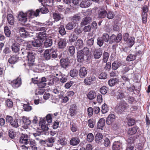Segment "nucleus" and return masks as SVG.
I'll list each match as a JSON object with an SVG mask.
<instances>
[{"instance_id":"obj_14","label":"nucleus","mask_w":150,"mask_h":150,"mask_svg":"<svg viewBox=\"0 0 150 150\" xmlns=\"http://www.w3.org/2000/svg\"><path fill=\"white\" fill-rule=\"evenodd\" d=\"M115 119V116L114 114H110L107 118L106 123L108 125H110L114 121Z\"/></svg>"},{"instance_id":"obj_5","label":"nucleus","mask_w":150,"mask_h":150,"mask_svg":"<svg viewBox=\"0 0 150 150\" xmlns=\"http://www.w3.org/2000/svg\"><path fill=\"white\" fill-rule=\"evenodd\" d=\"M27 17L26 13H25L21 11L19 12L18 15V18L20 21L22 23H25L27 20Z\"/></svg>"},{"instance_id":"obj_11","label":"nucleus","mask_w":150,"mask_h":150,"mask_svg":"<svg viewBox=\"0 0 150 150\" xmlns=\"http://www.w3.org/2000/svg\"><path fill=\"white\" fill-rule=\"evenodd\" d=\"M112 148L113 150H122V143L120 141L115 142L113 143Z\"/></svg>"},{"instance_id":"obj_61","label":"nucleus","mask_w":150,"mask_h":150,"mask_svg":"<svg viewBox=\"0 0 150 150\" xmlns=\"http://www.w3.org/2000/svg\"><path fill=\"white\" fill-rule=\"evenodd\" d=\"M59 33L62 35H65L66 32L64 26L61 25L59 28Z\"/></svg>"},{"instance_id":"obj_54","label":"nucleus","mask_w":150,"mask_h":150,"mask_svg":"<svg viewBox=\"0 0 150 150\" xmlns=\"http://www.w3.org/2000/svg\"><path fill=\"white\" fill-rule=\"evenodd\" d=\"M94 138V136L92 133H89L87 135V140L89 142H92Z\"/></svg>"},{"instance_id":"obj_55","label":"nucleus","mask_w":150,"mask_h":150,"mask_svg":"<svg viewBox=\"0 0 150 150\" xmlns=\"http://www.w3.org/2000/svg\"><path fill=\"white\" fill-rule=\"evenodd\" d=\"M103 41L106 42H108L110 40L109 35L107 33H104L101 37Z\"/></svg>"},{"instance_id":"obj_34","label":"nucleus","mask_w":150,"mask_h":150,"mask_svg":"<svg viewBox=\"0 0 150 150\" xmlns=\"http://www.w3.org/2000/svg\"><path fill=\"white\" fill-rule=\"evenodd\" d=\"M91 4L89 1H83L80 4V7L82 8H86L90 6Z\"/></svg>"},{"instance_id":"obj_63","label":"nucleus","mask_w":150,"mask_h":150,"mask_svg":"<svg viewBox=\"0 0 150 150\" xmlns=\"http://www.w3.org/2000/svg\"><path fill=\"white\" fill-rule=\"evenodd\" d=\"M108 88L106 86H103L100 89V92L103 94H105L107 92Z\"/></svg>"},{"instance_id":"obj_49","label":"nucleus","mask_w":150,"mask_h":150,"mask_svg":"<svg viewBox=\"0 0 150 150\" xmlns=\"http://www.w3.org/2000/svg\"><path fill=\"white\" fill-rule=\"evenodd\" d=\"M22 120L23 122L26 125H29L30 124L31 121L28 118L25 116H23L22 117Z\"/></svg>"},{"instance_id":"obj_62","label":"nucleus","mask_w":150,"mask_h":150,"mask_svg":"<svg viewBox=\"0 0 150 150\" xmlns=\"http://www.w3.org/2000/svg\"><path fill=\"white\" fill-rule=\"evenodd\" d=\"M108 108L107 105L104 103L102 106V112L104 114L107 112L108 111Z\"/></svg>"},{"instance_id":"obj_21","label":"nucleus","mask_w":150,"mask_h":150,"mask_svg":"<svg viewBox=\"0 0 150 150\" xmlns=\"http://www.w3.org/2000/svg\"><path fill=\"white\" fill-rule=\"evenodd\" d=\"M55 140V138L52 137L48 138L46 139L47 142V146L49 147H52Z\"/></svg>"},{"instance_id":"obj_53","label":"nucleus","mask_w":150,"mask_h":150,"mask_svg":"<svg viewBox=\"0 0 150 150\" xmlns=\"http://www.w3.org/2000/svg\"><path fill=\"white\" fill-rule=\"evenodd\" d=\"M53 18L54 20L57 21H58L61 18L60 14L58 13H54L53 14Z\"/></svg>"},{"instance_id":"obj_10","label":"nucleus","mask_w":150,"mask_h":150,"mask_svg":"<svg viewBox=\"0 0 150 150\" xmlns=\"http://www.w3.org/2000/svg\"><path fill=\"white\" fill-rule=\"evenodd\" d=\"M92 18L91 17L86 16L82 19L81 23V26L85 25L91 22Z\"/></svg>"},{"instance_id":"obj_22","label":"nucleus","mask_w":150,"mask_h":150,"mask_svg":"<svg viewBox=\"0 0 150 150\" xmlns=\"http://www.w3.org/2000/svg\"><path fill=\"white\" fill-rule=\"evenodd\" d=\"M29 144V145L28 146V148L31 149L33 150H36L37 148L36 147V144L34 140L31 139L28 141V144Z\"/></svg>"},{"instance_id":"obj_33","label":"nucleus","mask_w":150,"mask_h":150,"mask_svg":"<svg viewBox=\"0 0 150 150\" xmlns=\"http://www.w3.org/2000/svg\"><path fill=\"white\" fill-rule=\"evenodd\" d=\"M47 33L45 31L39 33L38 38L41 40H44L46 39Z\"/></svg>"},{"instance_id":"obj_46","label":"nucleus","mask_w":150,"mask_h":150,"mask_svg":"<svg viewBox=\"0 0 150 150\" xmlns=\"http://www.w3.org/2000/svg\"><path fill=\"white\" fill-rule=\"evenodd\" d=\"M109 56V54L105 52L103 54V60L104 62L106 63L108 60Z\"/></svg>"},{"instance_id":"obj_19","label":"nucleus","mask_w":150,"mask_h":150,"mask_svg":"<svg viewBox=\"0 0 150 150\" xmlns=\"http://www.w3.org/2000/svg\"><path fill=\"white\" fill-rule=\"evenodd\" d=\"M20 36L23 38L27 37L29 35V33L24 28H21L19 30Z\"/></svg>"},{"instance_id":"obj_37","label":"nucleus","mask_w":150,"mask_h":150,"mask_svg":"<svg viewBox=\"0 0 150 150\" xmlns=\"http://www.w3.org/2000/svg\"><path fill=\"white\" fill-rule=\"evenodd\" d=\"M18 57L13 55L9 59L8 62L9 63L11 64H14L16 62L18 59Z\"/></svg>"},{"instance_id":"obj_47","label":"nucleus","mask_w":150,"mask_h":150,"mask_svg":"<svg viewBox=\"0 0 150 150\" xmlns=\"http://www.w3.org/2000/svg\"><path fill=\"white\" fill-rule=\"evenodd\" d=\"M94 43V39L91 38L86 41V45L88 47H92L93 46Z\"/></svg>"},{"instance_id":"obj_56","label":"nucleus","mask_w":150,"mask_h":150,"mask_svg":"<svg viewBox=\"0 0 150 150\" xmlns=\"http://www.w3.org/2000/svg\"><path fill=\"white\" fill-rule=\"evenodd\" d=\"M106 16L108 19H112L114 17L115 14L112 12L111 11H108V12H107Z\"/></svg>"},{"instance_id":"obj_36","label":"nucleus","mask_w":150,"mask_h":150,"mask_svg":"<svg viewBox=\"0 0 150 150\" xmlns=\"http://www.w3.org/2000/svg\"><path fill=\"white\" fill-rule=\"evenodd\" d=\"M76 26V23L69 22L66 25L65 28L67 30H71L75 28Z\"/></svg>"},{"instance_id":"obj_2","label":"nucleus","mask_w":150,"mask_h":150,"mask_svg":"<svg viewBox=\"0 0 150 150\" xmlns=\"http://www.w3.org/2000/svg\"><path fill=\"white\" fill-rule=\"evenodd\" d=\"M6 122H9L13 127L15 128H17L18 127V119H13L12 117L9 115L6 116Z\"/></svg>"},{"instance_id":"obj_35","label":"nucleus","mask_w":150,"mask_h":150,"mask_svg":"<svg viewBox=\"0 0 150 150\" xmlns=\"http://www.w3.org/2000/svg\"><path fill=\"white\" fill-rule=\"evenodd\" d=\"M51 55L49 50H46L44 53V59L46 60H49L51 58Z\"/></svg>"},{"instance_id":"obj_29","label":"nucleus","mask_w":150,"mask_h":150,"mask_svg":"<svg viewBox=\"0 0 150 150\" xmlns=\"http://www.w3.org/2000/svg\"><path fill=\"white\" fill-rule=\"evenodd\" d=\"M7 18L8 23L11 25H13L14 24V19L13 15L11 13L8 14Z\"/></svg>"},{"instance_id":"obj_8","label":"nucleus","mask_w":150,"mask_h":150,"mask_svg":"<svg viewBox=\"0 0 150 150\" xmlns=\"http://www.w3.org/2000/svg\"><path fill=\"white\" fill-rule=\"evenodd\" d=\"M69 63V61L67 58L65 59H62L60 60V65L63 68L66 69L68 67Z\"/></svg>"},{"instance_id":"obj_38","label":"nucleus","mask_w":150,"mask_h":150,"mask_svg":"<svg viewBox=\"0 0 150 150\" xmlns=\"http://www.w3.org/2000/svg\"><path fill=\"white\" fill-rule=\"evenodd\" d=\"M77 38V36L74 33H72L69 37V40L70 42H72L76 41Z\"/></svg>"},{"instance_id":"obj_39","label":"nucleus","mask_w":150,"mask_h":150,"mask_svg":"<svg viewBox=\"0 0 150 150\" xmlns=\"http://www.w3.org/2000/svg\"><path fill=\"white\" fill-rule=\"evenodd\" d=\"M137 129L138 127H137L129 129L127 132L128 134L130 135L134 134L137 132Z\"/></svg>"},{"instance_id":"obj_9","label":"nucleus","mask_w":150,"mask_h":150,"mask_svg":"<svg viewBox=\"0 0 150 150\" xmlns=\"http://www.w3.org/2000/svg\"><path fill=\"white\" fill-rule=\"evenodd\" d=\"M96 79V77L94 75L91 76L90 77H86L84 80V82L86 85H90Z\"/></svg>"},{"instance_id":"obj_58","label":"nucleus","mask_w":150,"mask_h":150,"mask_svg":"<svg viewBox=\"0 0 150 150\" xmlns=\"http://www.w3.org/2000/svg\"><path fill=\"white\" fill-rule=\"evenodd\" d=\"M136 56L135 55L130 54L127 57L126 60L128 61H131L136 59Z\"/></svg>"},{"instance_id":"obj_12","label":"nucleus","mask_w":150,"mask_h":150,"mask_svg":"<svg viewBox=\"0 0 150 150\" xmlns=\"http://www.w3.org/2000/svg\"><path fill=\"white\" fill-rule=\"evenodd\" d=\"M20 44L17 41L15 40L12 45L11 47L13 51L15 53L19 52L20 50Z\"/></svg>"},{"instance_id":"obj_64","label":"nucleus","mask_w":150,"mask_h":150,"mask_svg":"<svg viewBox=\"0 0 150 150\" xmlns=\"http://www.w3.org/2000/svg\"><path fill=\"white\" fill-rule=\"evenodd\" d=\"M122 35L121 34L119 33L116 36L115 42L116 43L119 42L122 40Z\"/></svg>"},{"instance_id":"obj_57","label":"nucleus","mask_w":150,"mask_h":150,"mask_svg":"<svg viewBox=\"0 0 150 150\" xmlns=\"http://www.w3.org/2000/svg\"><path fill=\"white\" fill-rule=\"evenodd\" d=\"M23 108L25 111H29L32 109V107L29 104H24L23 105Z\"/></svg>"},{"instance_id":"obj_42","label":"nucleus","mask_w":150,"mask_h":150,"mask_svg":"<svg viewBox=\"0 0 150 150\" xmlns=\"http://www.w3.org/2000/svg\"><path fill=\"white\" fill-rule=\"evenodd\" d=\"M70 76L72 77H76L78 74V71L76 69H73L70 71Z\"/></svg>"},{"instance_id":"obj_50","label":"nucleus","mask_w":150,"mask_h":150,"mask_svg":"<svg viewBox=\"0 0 150 150\" xmlns=\"http://www.w3.org/2000/svg\"><path fill=\"white\" fill-rule=\"evenodd\" d=\"M125 96L123 92L119 91L117 96V99H121L125 98Z\"/></svg>"},{"instance_id":"obj_24","label":"nucleus","mask_w":150,"mask_h":150,"mask_svg":"<svg viewBox=\"0 0 150 150\" xmlns=\"http://www.w3.org/2000/svg\"><path fill=\"white\" fill-rule=\"evenodd\" d=\"M32 45L35 47H40L42 45V42L39 39H35L32 41Z\"/></svg>"},{"instance_id":"obj_28","label":"nucleus","mask_w":150,"mask_h":150,"mask_svg":"<svg viewBox=\"0 0 150 150\" xmlns=\"http://www.w3.org/2000/svg\"><path fill=\"white\" fill-rule=\"evenodd\" d=\"M49 50L52 58L55 59L57 58L58 54L56 49L52 48Z\"/></svg>"},{"instance_id":"obj_60","label":"nucleus","mask_w":150,"mask_h":150,"mask_svg":"<svg viewBox=\"0 0 150 150\" xmlns=\"http://www.w3.org/2000/svg\"><path fill=\"white\" fill-rule=\"evenodd\" d=\"M97 44L99 47L103 46L104 43V41L101 37H99L97 38Z\"/></svg>"},{"instance_id":"obj_3","label":"nucleus","mask_w":150,"mask_h":150,"mask_svg":"<svg viewBox=\"0 0 150 150\" xmlns=\"http://www.w3.org/2000/svg\"><path fill=\"white\" fill-rule=\"evenodd\" d=\"M129 108V105L125 101H121L117 108L118 111L120 112L125 111Z\"/></svg>"},{"instance_id":"obj_45","label":"nucleus","mask_w":150,"mask_h":150,"mask_svg":"<svg viewBox=\"0 0 150 150\" xmlns=\"http://www.w3.org/2000/svg\"><path fill=\"white\" fill-rule=\"evenodd\" d=\"M52 40L51 39L47 40L44 43V45L46 47L51 46L52 44Z\"/></svg>"},{"instance_id":"obj_27","label":"nucleus","mask_w":150,"mask_h":150,"mask_svg":"<svg viewBox=\"0 0 150 150\" xmlns=\"http://www.w3.org/2000/svg\"><path fill=\"white\" fill-rule=\"evenodd\" d=\"M103 136L101 133H97L96 135L95 139L96 142L99 144L101 143L103 141Z\"/></svg>"},{"instance_id":"obj_13","label":"nucleus","mask_w":150,"mask_h":150,"mask_svg":"<svg viewBox=\"0 0 150 150\" xmlns=\"http://www.w3.org/2000/svg\"><path fill=\"white\" fill-rule=\"evenodd\" d=\"M87 74V71L85 67H82L80 68L79 72V75L80 78L85 77Z\"/></svg>"},{"instance_id":"obj_18","label":"nucleus","mask_w":150,"mask_h":150,"mask_svg":"<svg viewBox=\"0 0 150 150\" xmlns=\"http://www.w3.org/2000/svg\"><path fill=\"white\" fill-rule=\"evenodd\" d=\"M74 45L77 49H81L83 45V41L81 39H79L75 42Z\"/></svg>"},{"instance_id":"obj_31","label":"nucleus","mask_w":150,"mask_h":150,"mask_svg":"<svg viewBox=\"0 0 150 150\" xmlns=\"http://www.w3.org/2000/svg\"><path fill=\"white\" fill-rule=\"evenodd\" d=\"M102 54V51L99 49L94 51L93 53V57L95 59H98L101 57Z\"/></svg>"},{"instance_id":"obj_15","label":"nucleus","mask_w":150,"mask_h":150,"mask_svg":"<svg viewBox=\"0 0 150 150\" xmlns=\"http://www.w3.org/2000/svg\"><path fill=\"white\" fill-rule=\"evenodd\" d=\"M84 54L82 50H79L77 54V59L79 62H82L84 59Z\"/></svg>"},{"instance_id":"obj_17","label":"nucleus","mask_w":150,"mask_h":150,"mask_svg":"<svg viewBox=\"0 0 150 150\" xmlns=\"http://www.w3.org/2000/svg\"><path fill=\"white\" fill-rule=\"evenodd\" d=\"M80 141L79 137H72L70 141V144L72 146H76L79 144Z\"/></svg>"},{"instance_id":"obj_43","label":"nucleus","mask_w":150,"mask_h":150,"mask_svg":"<svg viewBox=\"0 0 150 150\" xmlns=\"http://www.w3.org/2000/svg\"><path fill=\"white\" fill-rule=\"evenodd\" d=\"M71 130L73 132H75L77 130L78 128L75 123L71 122L70 124Z\"/></svg>"},{"instance_id":"obj_41","label":"nucleus","mask_w":150,"mask_h":150,"mask_svg":"<svg viewBox=\"0 0 150 150\" xmlns=\"http://www.w3.org/2000/svg\"><path fill=\"white\" fill-rule=\"evenodd\" d=\"M96 96V93L95 92L90 91L87 95L88 98L90 100H93L95 98Z\"/></svg>"},{"instance_id":"obj_30","label":"nucleus","mask_w":150,"mask_h":150,"mask_svg":"<svg viewBox=\"0 0 150 150\" xmlns=\"http://www.w3.org/2000/svg\"><path fill=\"white\" fill-rule=\"evenodd\" d=\"M76 105L73 104L70 106L69 109V113L71 116H73L76 114Z\"/></svg>"},{"instance_id":"obj_26","label":"nucleus","mask_w":150,"mask_h":150,"mask_svg":"<svg viewBox=\"0 0 150 150\" xmlns=\"http://www.w3.org/2000/svg\"><path fill=\"white\" fill-rule=\"evenodd\" d=\"M46 79L45 77H43L41 78V80L40 81H38V85L40 88H43L46 86Z\"/></svg>"},{"instance_id":"obj_7","label":"nucleus","mask_w":150,"mask_h":150,"mask_svg":"<svg viewBox=\"0 0 150 150\" xmlns=\"http://www.w3.org/2000/svg\"><path fill=\"white\" fill-rule=\"evenodd\" d=\"M12 86L16 88L19 87L21 84V78L18 77L16 79L14 80L11 82Z\"/></svg>"},{"instance_id":"obj_40","label":"nucleus","mask_w":150,"mask_h":150,"mask_svg":"<svg viewBox=\"0 0 150 150\" xmlns=\"http://www.w3.org/2000/svg\"><path fill=\"white\" fill-rule=\"evenodd\" d=\"M118 81L119 80L117 79L113 78L109 80L108 83L110 86H112L115 85Z\"/></svg>"},{"instance_id":"obj_51","label":"nucleus","mask_w":150,"mask_h":150,"mask_svg":"<svg viewBox=\"0 0 150 150\" xmlns=\"http://www.w3.org/2000/svg\"><path fill=\"white\" fill-rule=\"evenodd\" d=\"M4 33L7 37H9L11 34V32L10 29L7 26H5L4 28Z\"/></svg>"},{"instance_id":"obj_4","label":"nucleus","mask_w":150,"mask_h":150,"mask_svg":"<svg viewBox=\"0 0 150 150\" xmlns=\"http://www.w3.org/2000/svg\"><path fill=\"white\" fill-rule=\"evenodd\" d=\"M29 137L27 134H22L19 139V142L24 144H27L28 143Z\"/></svg>"},{"instance_id":"obj_25","label":"nucleus","mask_w":150,"mask_h":150,"mask_svg":"<svg viewBox=\"0 0 150 150\" xmlns=\"http://www.w3.org/2000/svg\"><path fill=\"white\" fill-rule=\"evenodd\" d=\"M81 18L79 14H77L74 15L71 17V20L73 23H76V25L77 24L78 21L80 20Z\"/></svg>"},{"instance_id":"obj_44","label":"nucleus","mask_w":150,"mask_h":150,"mask_svg":"<svg viewBox=\"0 0 150 150\" xmlns=\"http://www.w3.org/2000/svg\"><path fill=\"white\" fill-rule=\"evenodd\" d=\"M134 37H131L128 40L127 43L129 47H131L134 43Z\"/></svg>"},{"instance_id":"obj_6","label":"nucleus","mask_w":150,"mask_h":150,"mask_svg":"<svg viewBox=\"0 0 150 150\" xmlns=\"http://www.w3.org/2000/svg\"><path fill=\"white\" fill-rule=\"evenodd\" d=\"M40 13V10L39 9H37L35 12L33 11L32 10H29L27 12L26 14L27 16L32 18L34 16L37 17L39 15Z\"/></svg>"},{"instance_id":"obj_20","label":"nucleus","mask_w":150,"mask_h":150,"mask_svg":"<svg viewBox=\"0 0 150 150\" xmlns=\"http://www.w3.org/2000/svg\"><path fill=\"white\" fill-rule=\"evenodd\" d=\"M67 43V41L65 39H60L58 42L59 48L60 49L64 48L66 46Z\"/></svg>"},{"instance_id":"obj_1","label":"nucleus","mask_w":150,"mask_h":150,"mask_svg":"<svg viewBox=\"0 0 150 150\" xmlns=\"http://www.w3.org/2000/svg\"><path fill=\"white\" fill-rule=\"evenodd\" d=\"M35 54L33 52L29 51L28 52L27 58L28 66L31 67L34 65V61Z\"/></svg>"},{"instance_id":"obj_23","label":"nucleus","mask_w":150,"mask_h":150,"mask_svg":"<svg viewBox=\"0 0 150 150\" xmlns=\"http://www.w3.org/2000/svg\"><path fill=\"white\" fill-rule=\"evenodd\" d=\"M107 13V11L103 9H100L98 12V18H103L105 17Z\"/></svg>"},{"instance_id":"obj_32","label":"nucleus","mask_w":150,"mask_h":150,"mask_svg":"<svg viewBox=\"0 0 150 150\" xmlns=\"http://www.w3.org/2000/svg\"><path fill=\"white\" fill-rule=\"evenodd\" d=\"M105 120L104 118H101L98 122L97 126V128L102 129V127L105 126Z\"/></svg>"},{"instance_id":"obj_59","label":"nucleus","mask_w":150,"mask_h":150,"mask_svg":"<svg viewBox=\"0 0 150 150\" xmlns=\"http://www.w3.org/2000/svg\"><path fill=\"white\" fill-rule=\"evenodd\" d=\"M54 0H43L42 2L46 4V5L51 6L53 5Z\"/></svg>"},{"instance_id":"obj_48","label":"nucleus","mask_w":150,"mask_h":150,"mask_svg":"<svg viewBox=\"0 0 150 150\" xmlns=\"http://www.w3.org/2000/svg\"><path fill=\"white\" fill-rule=\"evenodd\" d=\"M44 134L43 131H37L35 133L33 134V136L36 137V139L37 140H39V139L38 137V136H40L41 134Z\"/></svg>"},{"instance_id":"obj_52","label":"nucleus","mask_w":150,"mask_h":150,"mask_svg":"<svg viewBox=\"0 0 150 150\" xmlns=\"http://www.w3.org/2000/svg\"><path fill=\"white\" fill-rule=\"evenodd\" d=\"M75 48L74 46H71L69 47L68 51L71 56H73L75 53Z\"/></svg>"},{"instance_id":"obj_16","label":"nucleus","mask_w":150,"mask_h":150,"mask_svg":"<svg viewBox=\"0 0 150 150\" xmlns=\"http://www.w3.org/2000/svg\"><path fill=\"white\" fill-rule=\"evenodd\" d=\"M123 62L121 61H115L112 63V68L113 70H116L122 64Z\"/></svg>"}]
</instances>
